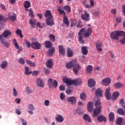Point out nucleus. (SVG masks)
Wrapping results in <instances>:
<instances>
[{
  "mask_svg": "<svg viewBox=\"0 0 125 125\" xmlns=\"http://www.w3.org/2000/svg\"><path fill=\"white\" fill-rule=\"evenodd\" d=\"M92 33V29L91 28H88L87 29H85V28L81 29L78 34V42H79L80 43L83 44V43H84V40H83V37L89 38Z\"/></svg>",
  "mask_w": 125,
  "mask_h": 125,
  "instance_id": "obj_1",
  "label": "nucleus"
},
{
  "mask_svg": "<svg viewBox=\"0 0 125 125\" xmlns=\"http://www.w3.org/2000/svg\"><path fill=\"white\" fill-rule=\"evenodd\" d=\"M45 17H48L46 20V24L48 26H53L54 25V21H53V17L51 15V12L47 10L44 13Z\"/></svg>",
  "mask_w": 125,
  "mask_h": 125,
  "instance_id": "obj_2",
  "label": "nucleus"
},
{
  "mask_svg": "<svg viewBox=\"0 0 125 125\" xmlns=\"http://www.w3.org/2000/svg\"><path fill=\"white\" fill-rule=\"evenodd\" d=\"M125 31H115L111 32L110 34V37L111 40H119V37H123L125 36Z\"/></svg>",
  "mask_w": 125,
  "mask_h": 125,
  "instance_id": "obj_3",
  "label": "nucleus"
},
{
  "mask_svg": "<svg viewBox=\"0 0 125 125\" xmlns=\"http://www.w3.org/2000/svg\"><path fill=\"white\" fill-rule=\"evenodd\" d=\"M95 105L96 108L94 109L93 117H97V116L100 114V112H101V109H102L101 102H100L99 100L97 101Z\"/></svg>",
  "mask_w": 125,
  "mask_h": 125,
  "instance_id": "obj_4",
  "label": "nucleus"
},
{
  "mask_svg": "<svg viewBox=\"0 0 125 125\" xmlns=\"http://www.w3.org/2000/svg\"><path fill=\"white\" fill-rule=\"evenodd\" d=\"M63 81L64 83H66V84L68 86L72 85V84H74V85H78V80H71L70 79L65 78L63 79Z\"/></svg>",
  "mask_w": 125,
  "mask_h": 125,
  "instance_id": "obj_5",
  "label": "nucleus"
},
{
  "mask_svg": "<svg viewBox=\"0 0 125 125\" xmlns=\"http://www.w3.org/2000/svg\"><path fill=\"white\" fill-rule=\"evenodd\" d=\"M48 84L49 88H52V87L56 88L57 87V85H58V83H57V81L53 80L52 79L50 78L48 81Z\"/></svg>",
  "mask_w": 125,
  "mask_h": 125,
  "instance_id": "obj_6",
  "label": "nucleus"
},
{
  "mask_svg": "<svg viewBox=\"0 0 125 125\" xmlns=\"http://www.w3.org/2000/svg\"><path fill=\"white\" fill-rule=\"evenodd\" d=\"M82 69V66L77 62V61H75L73 67V71L75 75H78L79 71Z\"/></svg>",
  "mask_w": 125,
  "mask_h": 125,
  "instance_id": "obj_7",
  "label": "nucleus"
},
{
  "mask_svg": "<svg viewBox=\"0 0 125 125\" xmlns=\"http://www.w3.org/2000/svg\"><path fill=\"white\" fill-rule=\"evenodd\" d=\"M81 19L83 21H86L88 22L90 20V16L89 14L86 12V11H84V14L81 15Z\"/></svg>",
  "mask_w": 125,
  "mask_h": 125,
  "instance_id": "obj_8",
  "label": "nucleus"
},
{
  "mask_svg": "<svg viewBox=\"0 0 125 125\" xmlns=\"http://www.w3.org/2000/svg\"><path fill=\"white\" fill-rule=\"evenodd\" d=\"M83 6L85 8H91L94 6V0H90V4L86 3V0L83 1Z\"/></svg>",
  "mask_w": 125,
  "mask_h": 125,
  "instance_id": "obj_9",
  "label": "nucleus"
},
{
  "mask_svg": "<svg viewBox=\"0 0 125 125\" xmlns=\"http://www.w3.org/2000/svg\"><path fill=\"white\" fill-rule=\"evenodd\" d=\"M111 83V78L107 77L104 79L102 81V84L104 86H108Z\"/></svg>",
  "mask_w": 125,
  "mask_h": 125,
  "instance_id": "obj_10",
  "label": "nucleus"
},
{
  "mask_svg": "<svg viewBox=\"0 0 125 125\" xmlns=\"http://www.w3.org/2000/svg\"><path fill=\"white\" fill-rule=\"evenodd\" d=\"M111 90L110 87H107L105 89V96L107 99V100H110L111 98H112V95L111 94V92H110Z\"/></svg>",
  "mask_w": 125,
  "mask_h": 125,
  "instance_id": "obj_11",
  "label": "nucleus"
},
{
  "mask_svg": "<svg viewBox=\"0 0 125 125\" xmlns=\"http://www.w3.org/2000/svg\"><path fill=\"white\" fill-rule=\"evenodd\" d=\"M0 41L1 42V43L3 44L6 47H8L10 44L9 42H5V38H3V35H0Z\"/></svg>",
  "mask_w": 125,
  "mask_h": 125,
  "instance_id": "obj_12",
  "label": "nucleus"
},
{
  "mask_svg": "<svg viewBox=\"0 0 125 125\" xmlns=\"http://www.w3.org/2000/svg\"><path fill=\"white\" fill-rule=\"evenodd\" d=\"M96 47V49L99 52H101L102 51V46H103V44L101 43L100 41H97L95 43Z\"/></svg>",
  "mask_w": 125,
  "mask_h": 125,
  "instance_id": "obj_13",
  "label": "nucleus"
},
{
  "mask_svg": "<svg viewBox=\"0 0 125 125\" xmlns=\"http://www.w3.org/2000/svg\"><path fill=\"white\" fill-rule=\"evenodd\" d=\"M45 65L48 69H51L53 67V61L49 59L45 62Z\"/></svg>",
  "mask_w": 125,
  "mask_h": 125,
  "instance_id": "obj_14",
  "label": "nucleus"
},
{
  "mask_svg": "<svg viewBox=\"0 0 125 125\" xmlns=\"http://www.w3.org/2000/svg\"><path fill=\"white\" fill-rule=\"evenodd\" d=\"M7 66H8V62L6 61H3L0 64V68L2 70H6Z\"/></svg>",
  "mask_w": 125,
  "mask_h": 125,
  "instance_id": "obj_15",
  "label": "nucleus"
},
{
  "mask_svg": "<svg viewBox=\"0 0 125 125\" xmlns=\"http://www.w3.org/2000/svg\"><path fill=\"white\" fill-rule=\"evenodd\" d=\"M67 102H70L71 104H76L77 103V98L74 96L70 97L66 99Z\"/></svg>",
  "mask_w": 125,
  "mask_h": 125,
  "instance_id": "obj_16",
  "label": "nucleus"
},
{
  "mask_svg": "<svg viewBox=\"0 0 125 125\" xmlns=\"http://www.w3.org/2000/svg\"><path fill=\"white\" fill-rule=\"evenodd\" d=\"M75 62H76V60H72L71 62L66 63L65 64L66 68H67V69H72V68H73L74 67Z\"/></svg>",
  "mask_w": 125,
  "mask_h": 125,
  "instance_id": "obj_17",
  "label": "nucleus"
},
{
  "mask_svg": "<svg viewBox=\"0 0 125 125\" xmlns=\"http://www.w3.org/2000/svg\"><path fill=\"white\" fill-rule=\"evenodd\" d=\"M31 47L34 49H41V43L38 42H33L31 44Z\"/></svg>",
  "mask_w": 125,
  "mask_h": 125,
  "instance_id": "obj_18",
  "label": "nucleus"
},
{
  "mask_svg": "<svg viewBox=\"0 0 125 125\" xmlns=\"http://www.w3.org/2000/svg\"><path fill=\"white\" fill-rule=\"evenodd\" d=\"M28 112L30 115H33L34 114V112L33 111H35V106H34V105L32 104H29L28 106Z\"/></svg>",
  "mask_w": 125,
  "mask_h": 125,
  "instance_id": "obj_19",
  "label": "nucleus"
},
{
  "mask_svg": "<svg viewBox=\"0 0 125 125\" xmlns=\"http://www.w3.org/2000/svg\"><path fill=\"white\" fill-rule=\"evenodd\" d=\"M55 120L58 123H63L64 122V117L60 114H58L55 117Z\"/></svg>",
  "mask_w": 125,
  "mask_h": 125,
  "instance_id": "obj_20",
  "label": "nucleus"
},
{
  "mask_svg": "<svg viewBox=\"0 0 125 125\" xmlns=\"http://www.w3.org/2000/svg\"><path fill=\"white\" fill-rule=\"evenodd\" d=\"M36 22H37V20L35 19H31L29 20V24L31 28H36Z\"/></svg>",
  "mask_w": 125,
  "mask_h": 125,
  "instance_id": "obj_21",
  "label": "nucleus"
},
{
  "mask_svg": "<svg viewBox=\"0 0 125 125\" xmlns=\"http://www.w3.org/2000/svg\"><path fill=\"white\" fill-rule=\"evenodd\" d=\"M37 84L40 87H44V83L42 79H38L37 81Z\"/></svg>",
  "mask_w": 125,
  "mask_h": 125,
  "instance_id": "obj_22",
  "label": "nucleus"
},
{
  "mask_svg": "<svg viewBox=\"0 0 125 125\" xmlns=\"http://www.w3.org/2000/svg\"><path fill=\"white\" fill-rule=\"evenodd\" d=\"M87 109L88 112H92L93 111V103L90 102L87 104Z\"/></svg>",
  "mask_w": 125,
  "mask_h": 125,
  "instance_id": "obj_23",
  "label": "nucleus"
},
{
  "mask_svg": "<svg viewBox=\"0 0 125 125\" xmlns=\"http://www.w3.org/2000/svg\"><path fill=\"white\" fill-rule=\"evenodd\" d=\"M88 85L89 87H93V86H95V81L94 79H90L88 81Z\"/></svg>",
  "mask_w": 125,
  "mask_h": 125,
  "instance_id": "obj_24",
  "label": "nucleus"
},
{
  "mask_svg": "<svg viewBox=\"0 0 125 125\" xmlns=\"http://www.w3.org/2000/svg\"><path fill=\"white\" fill-rule=\"evenodd\" d=\"M12 33L10 32L9 30H6L4 31L3 34H1L3 35V38L5 39V38H7L8 36H11Z\"/></svg>",
  "mask_w": 125,
  "mask_h": 125,
  "instance_id": "obj_25",
  "label": "nucleus"
},
{
  "mask_svg": "<svg viewBox=\"0 0 125 125\" xmlns=\"http://www.w3.org/2000/svg\"><path fill=\"white\" fill-rule=\"evenodd\" d=\"M59 51L61 55H65V49L62 45L59 46Z\"/></svg>",
  "mask_w": 125,
  "mask_h": 125,
  "instance_id": "obj_26",
  "label": "nucleus"
},
{
  "mask_svg": "<svg viewBox=\"0 0 125 125\" xmlns=\"http://www.w3.org/2000/svg\"><path fill=\"white\" fill-rule=\"evenodd\" d=\"M54 52H55V48L52 47L48 50L47 54L49 56H52L54 54Z\"/></svg>",
  "mask_w": 125,
  "mask_h": 125,
  "instance_id": "obj_27",
  "label": "nucleus"
},
{
  "mask_svg": "<svg viewBox=\"0 0 125 125\" xmlns=\"http://www.w3.org/2000/svg\"><path fill=\"white\" fill-rule=\"evenodd\" d=\"M95 94L96 96H98V97H102V95H103V92L101 89L98 88L96 91Z\"/></svg>",
  "mask_w": 125,
  "mask_h": 125,
  "instance_id": "obj_28",
  "label": "nucleus"
},
{
  "mask_svg": "<svg viewBox=\"0 0 125 125\" xmlns=\"http://www.w3.org/2000/svg\"><path fill=\"white\" fill-rule=\"evenodd\" d=\"M83 119L84 121H86L88 123H91V118L87 114H84L83 116Z\"/></svg>",
  "mask_w": 125,
  "mask_h": 125,
  "instance_id": "obj_29",
  "label": "nucleus"
},
{
  "mask_svg": "<svg viewBox=\"0 0 125 125\" xmlns=\"http://www.w3.org/2000/svg\"><path fill=\"white\" fill-rule=\"evenodd\" d=\"M24 6L26 11H28L29 10L28 8L31 6V2L28 0L25 1Z\"/></svg>",
  "mask_w": 125,
  "mask_h": 125,
  "instance_id": "obj_30",
  "label": "nucleus"
},
{
  "mask_svg": "<svg viewBox=\"0 0 125 125\" xmlns=\"http://www.w3.org/2000/svg\"><path fill=\"white\" fill-rule=\"evenodd\" d=\"M108 117L110 122L113 123L115 120V114L113 112H110Z\"/></svg>",
  "mask_w": 125,
  "mask_h": 125,
  "instance_id": "obj_31",
  "label": "nucleus"
},
{
  "mask_svg": "<svg viewBox=\"0 0 125 125\" xmlns=\"http://www.w3.org/2000/svg\"><path fill=\"white\" fill-rule=\"evenodd\" d=\"M97 120L100 123H101L102 122H106L107 121L106 117L101 115L98 117Z\"/></svg>",
  "mask_w": 125,
  "mask_h": 125,
  "instance_id": "obj_32",
  "label": "nucleus"
},
{
  "mask_svg": "<svg viewBox=\"0 0 125 125\" xmlns=\"http://www.w3.org/2000/svg\"><path fill=\"white\" fill-rule=\"evenodd\" d=\"M25 69V75L26 76H29V75H31L32 74V71H30V68L28 66H25L24 67Z\"/></svg>",
  "mask_w": 125,
  "mask_h": 125,
  "instance_id": "obj_33",
  "label": "nucleus"
},
{
  "mask_svg": "<svg viewBox=\"0 0 125 125\" xmlns=\"http://www.w3.org/2000/svg\"><path fill=\"white\" fill-rule=\"evenodd\" d=\"M63 22L65 25H66V26H69V21H68V18L64 16L63 18Z\"/></svg>",
  "mask_w": 125,
  "mask_h": 125,
  "instance_id": "obj_34",
  "label": "nucleus"
},
{
  "mask_svg": "<svg viewBox=\"0 0 125 125\" xmlns=\"http://www.w3.org/2000/svg\"><path fill=\"white\" fill-rule=\"evenodd\" d=\"M81 50L82 51V54L83 55H86L87 53H88V51H87V49H86V47L83 46L81 48Z\"/></svg>",
  "mask_w": 125,
  "mask_h": 125,
  "instance_id": "obj_35",
  "label": "nucleus"
},
{
  "mask_svg": "<svg viewBox=\"0 0 125 125\" xmlns=\"http://www.w3.org/2000/svg\"><path fill=\"white\" fill-rule=\"evenodd\" d=\"M119 96H120V93L119 92H114L112 94V97L114 100H116Z\"/></svg>",
  "mask_w": 125,
  "mask_h": 125,
  "instance_id": "obj_36",
  "label": "nucleus"
},
{
  "mask_svg": "<svg viewBox=\"0 0 125 125\" xmlns=\"http://www.w3.org/2000/svg\"><path fill=\"white\" fill-rule=\"evenodd\" d=\"M93 69V68L92 67V66L89 65L87 67L86 72V73H88V74H90V73L92 72Z\"/></svg>",
  "mask_w": 125,
  "mask_h": 125,
  "instance_id": "obj_37",
  "label": "nucleus"
},
{
  "mask_svg": "<svg viewBox=\"0 0 125 125\" xmlns=\"http://www.w3.org/2000/svg\"><path fill=\"white\" fill-rule=\"evenodd\" d=\"M67 55L68 57H72L73 56V51L69 48L67 49Z\"/></svg>",
  "mask_w": 125,
  "mask_h": 125,
  "instance_id": "obj_38",
  "label": "nucleus"
},
{
  "mask_svg": "<svg viewBox=\"0 0 125 125\" xmlns=\"http://www.w3.org/2000/svg\"><path fill=\"white\" fill-rule=\"evenodd\" d=\"M117 112L119 115H121V116H125V111H124L123 108H119L117 110Z\"/></svg>",
  "mask_w": 125,
  "mask_h": 125,
  "instance_id": "obj_39",
  "label": "nucleus"
},
{
  "mask_svg": "<svg viewBox=\"0 0 125 125\" xmlns=\"http://www.w3.org/2000/svg\"><path fill=\"white\" fill-rule=\"evenodd\" d=\"M123 118L120 117V118H118L117 120H116V124L118 125H123Z\"/></svg>",
  "mask_w": 125,
  "mask_h": 125,
  "instance_id": "obj_40",
  "label": "nucleus"
},
{
  "mask_svg": "<svg viewBox=\"0 0 125 125\" xmlns=\"http://www.w3.org/2000/svg\"><path fill=\"white\" fill-rule=\"evenodd\" d=\"M45 45L46 48H49L52 45V43L50 41L45 42Z\"/></svg>",
  "mask_w": 125,
  "mask_h": 125,
  "instance_id": "obj_41",
  "label": "nucleus"
},
{
  "mask_svg": "<svg viewBox=\"0 0 125 125\" xmlns=\"http://www.w3.org/2000/svg\"><path fill=\"white\" fill-rule=\"evenodd\" d=\"M80 98L81 100L84 101L86 99V95L84 93H82L80 94Z\"/></svg>",
  "mask_w": 125,
  "mask_h": 125,
  "instance_id": "obj_42",
  "label": "nucleus"
},
{
  "mask_svg": "<svg viewBox=\"0 0 125 125\" xmlns=\"http://www.w3.org/2000/svg\"><path fill=\"white\" fill-rule=\"evenodd\" d=\"M26 62L27 64H28V65H30V66H31L32 67H35V66H36V63H35V62H32L31 61L26 60Z\"/></svg>",
  "mask_w": 125,
  "mask_h": 125,
  "instance_id": "obj_43",
  "label": "nucleus"
},
{
  "mask_svg": "<svg viewBox=\"0 0 125 125\" xmlns=\"http://www.w3.org/2000/svg\"><path fill=\"white\" fill-rule=\"evenodd\" d=\"M123 86H124V84L120 83H116L114 84V87L115 88H121V87H123Z\"/></svg>",
  "mask_w": 125,
  "mask_h": 125,
  "instance_id": "obj_44",
  "label": "nucleus"
},
{
  "mask_svg": "<svg viewBox=\"0 0 125 125\" xmlns=\"http://www.w3.org/2000/svg\"><path fill=\"white\" fill-rule=\"evenodd\" d=\"M13 96L14 97L18 96V92L17 91L16 88H13Z\"/></svg>",
  "mask_w": 125,
  "mask_h": 125,
  "instance_id": "obj_45",
  "label": "nucleus"
},
{
  "mask_svg": "<svg viewBox=\"0 0 125 125\" xmlns=\"http://www.w3.org/2000/svg\"><path fill=\"white\" fill-rule=\"evenodd\" d=\"M16 33L17 35H18L19 36H20L21 39L22 38H23V35H22V31L21 30V29H17Z\"/></svg>",
  "mask_w": 125,
  "mask_h": 125,
  "instance_id": "obj_46",
  "label": "nucleus"
},
{
  "mask_svg": "<svg viewBox=\"0 0 125 125\" xmlns=\"http://www.w3.org/2000/svg\"><path fill=\"white\" fill-rule=\"evenodd\" d=\"M18 63L24 65L25 64V60L23 58H20L18 60Z\"/></svg>",
  "mask_w": 125,
  "mask_h": 125,
  "instance_id": "obj_47",
  "label": "nucleus"
},
{
  "mask_svg": "<svg viewBox=\"0 0 125 125\" xmlns=\"http://www.w3.org/2000/svg\"><path fill=\"white\" fill-rule=\"evenodd\" d=\"M9 18L11 21H14L16 20V15L13 14L12 16H9Z\"/></svg>",
  "mask_w": 125,
  "mask_h": 125,
  "instance_id": "obj_48",
  "label": "nucleus"
},
{
  "mask_svg": "<svg viewBox=\"0 0 125 125\" xmlns=\"http://www.w3.org/2000/svg\"><path fill=\"white\" fill-rule=\"evenodd\" d=\"M44 105L45 107H48V106L50 105V101H49V100H45L44 101Z\"/></svg>",
  "mask_w": 125,
  "mask_h": 125,
  "instance_id": "obj_49",
  "label": "nucleus"
},
{
  "mask_svg": "<svg viewBox=\"0 0 125 125\" xmlns=\"http://www.w3.org/2000/svg\"><path fill=\"white\" fill-rule=\"evenodd\" d=\"M64 10L67 11V12H71V8L69 6H67V5L65 6L64 7Z\"/></svg>",
  "mask_w": 125,
  "mask_h": 125,
  "instance_id": "obj_50",
  "label": "nucleus"
},
{
  "mask_svg": "<svg viewBox=\"0 0 125 125\" xmlns=\"http://www.w3.org/2000/svg\"><path fill=\"white\" fill-rule=\"evenodd\" d=\"M49 38L52 42H54V41H55V36L52 34L50 35Z\"/></svg>",
  "mask_w": 125,
  "mask_h": 125,
  "instance_id": "obj_51",
  "label": "nucleus"
},
{
  "mask_svg": "<svg viewBox=\"0 0 125 125\" xmlns=\"http://www.w3.org/2000/svg\"><path fill=\"white\" fill-rule=\"evenodd\" d=\"M29 15L30 17H34V12L32 10V9H29Z\"/></svg>",
  "mask_w": 125,
  "mask_h": 125,
  "instance_id": "obj_52",
  "label": "nucleus"
},
{
  "mask_svg": "<svg viewBox=\"0 0 125 125\" xmlns=\"http://www.w3.org/2000/svg\"><path fill=\"white\" fill-rule=\"evenodd\" d=\"M21 122V124L22 125H27V121L26 120H24V119L21 118L20 119Z\"/></svg>",
  "mask_w": 125,
  "mask_h": 125,
  "instance_id": "obj_53",
  "label": "nucleus"
},
{
  "mask_svg": "<svg viewBox=\"0 0 125 125\" xmlns=\"http://www.w3.org/2000/svg\"><path fill=\"white\" fill-rule=\"evenodd\" d=\"M93 15L95 17H98L100 15V12L99 11L94 12Z\"/></svg>",
  "mask_w": 125,
  "mask_h": 125,
  "instance_id": "obj_54",
  "label": "nucleus"
},
{
  "mask_svg": "<svg viewBox=\"0 0 125 125\" xmlns=\"http://www.w3.org/2000/svg\"><path fill=\"white\" fill-rule=\"evenodd\" d=\"M44 72L45 73V74L47 75H49V74H50V73H51L50 70L48 69H44Z\"/></svg>",
  "mask_w": 125,
  "mask_h": 125,
  "instance_id": "obj_55",
  "label": "nucleus"
},
{
  "mask_svg": "<svg viewBox=\"0 0 125 125\" xmlns=\"http://www.w3.org/2000/svg\"><path fill=\"white\" fill-rule=\"evenodd\" d=\"M120 104H121V105H122V107H124L125 106V102L124 101V99H122L121 100H120V102H119Z\"/></svg>",
  "mask_w": 125,
  "mask_h": 125,
  "instance_id": "obj_56",
  "label": "nucleus"
},
{
  "mask_svg": "<svg viewBox=\"0 0 125 125\" xmlns=\"http://www.w3.org/2000/svg\"><path fill=\"white\" fill-rule=\"evenodd\" d=\"M116 21L117 23H121V21H122V18L121 17L116 18Z\"/></svg>",
  "mask_w": 125,
  "mask_h": 125,
  "instance_id": "obj_57",
  "label": "nucleus"
},
{
  "mask_svg": "<svg viewBox=\"0 0 125 125\" xmlns=\"http://www.w3.org/2000/svg\"><path fill=\"white\" fill-rule=\"evenodd\" d=\"M58 10L59 11L60 14H63V15H65L66 14L65 13L64 10H61L60 9H58Z\"/></svg>",
  "mask_w": 125,
  "mask_h": 125,
  "instance_id": "obj_58",
  "label": "nucleus"
},
{
  "mask_svg": "<svg viewBox=\"0 0 125 125\" xmlns=\"http://www.w3.org/2000/svg\"><path fill=\"white\" fill-rule=\"evenodd\" d=\"M73 91H72V90H71L70 89H66V93L67 94H71V93H72Z\"/></svg>",
  "mask_w": 125,
  "mask_h": 125,
  "instance_id": "obj_59",
  "label": "nucleus"
},
{
  "mask_svg": "<svg viewBox=\"0 0 125 125\" xmlns=\"http://www.w3.org/2000/svg\"><path fill=\"white\" fill-rule=\"evenodd\" d=\"M59 88L61 91H64L65 90V86H63V85H61Z\"/></svg>",
  "mask_w": 125,
  "mask_h": 125,
  "instance_id": "obj_60",
  "label": "nucleus"
},
{
  "mask_svg": "<svg viewBox=\"0 0 125 125\" xmlns=\"http://www.w3.org/2000/svg\"><path fill=\"white\" fill-rule=\"evenodd\" d=\"M25 43L26 44L27 47L30 48L31 46H32V45H31V43H30L28 41H26Z\"/></svg>",
  "mask_w": 125,
  "mask_h": 125,
  "instance_id": "obj_61",
  "label": "nucleus"
},
{
  "mask_svg": "<svg viewBox=\"0 0 125 125\" xmlns=\"http://www.w3.org/2000/svg\"><path fill=\"white\" fill-rule=\"evenodd\" d=\"M64 98H65V95L63 93H61L60 94V99L61 100H64Z\"/></svg>",
  "mask_w": 125,
  "mask_h": 125,
  "instance_id": "obj_62",
  "label": "nucleus"
},
{
  "mask_svg": "<svg viewBox=\"0 0 125 125\" xmlns=\"http://www.w3.org/2000/svg\"><path fill=\"white\" fill-rule=\"evenodd\" d=\"M76 113L78 114V115H83V112H82L80 109H77L76 110Z\"/></svg>",
  "mask_w": 125,
  "mask_h": 125,
  "instance_id": "obj_63",
  "label": "nucleus"
},
{
  "mask_svg": "<svg viewBox=\"0 0 125 125\" xmlns=\"http://www.w3.org/2000/svg\"><path fill=\"white\" fill-rule=\"evenodd\" d=\"M38 74H39V71H34L32 72V75L33 76H37Z\"/></svg>",
  "mask_w": 125,
  "mask_h": 125,
  "instance_id": "obj_64",
  "label": "nucleus"
}]
</instances>
